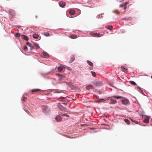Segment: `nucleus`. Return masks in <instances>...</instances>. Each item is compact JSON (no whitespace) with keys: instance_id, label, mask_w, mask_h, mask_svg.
<instances>
[{"instance_id":"obj_44","label":"nucleus","mask_w":152,"mask_h":152,"mask_svg":"<svg viewBox=\"0 0 152 152\" xmlns=\"http://www.w3.org/2000/svg\"><path fill=\"white\" fill-rule=\"evenodd\" d=\"M126 9V7H125V8H124V10H125V9Z\"/></svg>"},{"instance_id":"obj_21","label":"nucleus","mask_w":152,"mask_h":152,"mask_svg":"<svg viewBox=\"0 0 152 152\" xmlns=\"http://www.w3.org/2000/svg\"><path fill=\"white\" fill-rule=\"evenodd\" d=\"M124 121L126 123L128 124H130V123L129 121L127 119H124Z\"/></svg>"},{"instance_id":"obj_37","label":"nucleus","mask_w":152,"mask_h":152,"mask_svg":"<svg viewBox=\"0 0 152 152\" xmlns=\"http://www.w3.org/2000/svg\"><path fill=\"white\" fill-rule=\"evenodd\" d=\"M35 46H36L37 47H39V45H38L37 44H35L34 45Z\"/></svg>"},{"instance_id":"obj_18","label":"nucleus","mask_w":152,"mask_h":152,"mask_svg":"<svg viewBox=\"0 0 152 152\" xmlns=\"http://www.w3.org/2000/svg\"><path fill=\"white\" fill-rule=\"evenodd\" d=\"M87 63L90 66H93V63L92 62H91L90 61H87Z\"/></svg>"},{"instance_id":"obj_29","label":"nucleus","mask_w":152,"mask_h":152,"mask_svg":"<svg viewBox=\"0 0 152 152\" xmlns=\"http://www.w3.org/2000/svg\"><path fill=\"white\" fill-rule=\"evenodd\" d=\"M107 28L108 29L111 30L113 28V26H108L107 27Z\"/></svg>"},{"instance_id":"obj_10","label":"nucleus","mask_w":152,"mask_h":152,"mask_svg":"<svg viewBox=\"0 0 152 152\" xmlns=\"http://www.w3.org/2000/svg\"><path fill=\"white\" fill-rule=\"evenodd\" d=\"M69 37L72 39H75L77 38V36L75 34H70L69 35Z\"/></svg>"},{"instance_id":"obj_32","label":"nucleus","mask_w":152,"mask_h":152,"mask_svg":"<svg viewBox=\"0 0 152 152\" xmlns=\"http://www.w3.org/2000/svg\"><path fill=\"white\" fill-rule=\"evenodd\" d=\"M23 49H24V50L25 51H27V50H28V48H27V47L26 46H25L24 48H23Z\"/></svg>"},{"instance_id":"obj_1","label":"nucleus","mask_w":152,"mask_h":152,"mask_svg":"<svg viewBox=\"0 0 152 152\" xmlns=\"http://www.w3.org/2000/svg\"><path fill=\"white\" fill-rule=\"evenodd\" d=\"M42 110L43 112L45 113H48L49 111V108L47 106H43L42 107Z\"/></svg>"},{"instance_id":"obj_9","label":"nucleus","mask_w":152,"mask_h":152,"mask_svg":"<svg viewBox=\"0 0 152 152\" xmlns=\"http://www.w3.org/2000/svg\"><path fill=\"white\" fill-rule=\"evenodd\" d=\"M116 102L117 101L116 100L113 99H111L110 100L109 103L110 104H114L116 103Z\"/></svg>"},{"instance_id":"obj_20","label":"nucleus","mask_w":152,"mask_h":152,"mask_svg":"<svg viewBox=\"0 0 152 152\" xmlns=\"http://www.w3.org/2000/svg\"><path fill=\"white\" fill-rule=\"evenodd\" d=\"M23 38L26 41H28V37L24 35H23Z\"/></svg>"},{"instance_id":"obj_22","label":"nucleus","mask_w":152,"mask_h":152,"mask_svg":"<svg viewBox=\"0 0 152 152\" xmlns=\"http://www.w3.org/2000/svg\"><path fill=\"white\" fill-rule=\"evenodd\" d=\"M75 57L74 56H72V57L71 60L69 62L70 63H71L75 60Z\"/></svg>"},{"instance_id":"obj_36","label":"nucleus","mask_w":152,"mask_h":152,"mask_svg":"<svg viewBox=\"0 0 152 152\" xmlns=\"http://www.w3.org/2000/svg\"><path fill=\"white\" fill-rule=\"evenodd\" d=\"M26 98L25 97H24L23 98V101H25L26 100Z\"/></svg>"},{"instance_id":"obj_41","label":"nucleus","mask_w":152,"mask_h":152,"mask_svg":"<svg viewBox=\"0 0 152 152\" xmlns=\"http://www.w3.org/2000/svg\"><path fill=\"white\" fill-rule=\"evenodd\" d=\"M123 1V0H120V2H122V1Z\"/></svg>"},{"instance_id":"obj_28","label":"nucleus","mask_w":152,"mask_h":152,"mask_svg":"<svg viewBox=\"0 0 152 152\" xmlns=\"http://www.w3.org/2000/svg\"><path fill=\"white\" fill-rule=\"evenodd\" d=\"M131 19V18L130 17H129V18H122V20H130Z\"/></svg>"},{"instance_id":"obj_23","label":"nucleus","mask_w":152,"mask_h":152,"mask_svg":"<svg viewBox=\"0 0 152 152\" xmlns=\"http://www.w3.org/2000/svg\"><path fill=\"white\" fill-rule=\"evenodd\" d=\"M129 83L131 84H132L133 85H137V84L134 81H130Z\"/></svg>"},{"instance_id":"obj_12","label":"nucleus","mask_w":152,"mask_h":152,"mask_svg":"<svg viewBox=\"0 0 152 152\" xmlns=\"http://www.w3.org/2000/svg\"><path fill=\"white\" fill-rule=\"evenodd\" d=\"M43 54L45 58H48V57H49L48 54L47 53L44 52H43Z\"/></svg>"},{"instance_id":"obj_19","label":"nucleus","mask_w":152,"mask_h":152,"mask_svg":"<svg viewBox=\"0 0 152 152\" xmlns=\"http://www.w3.org/2000/svg\"><path fill=\"white\" fill-rule=\"evenodd\" d=\"M143 121L145 123H148L149 122V119L148 118H145L143 120Z\"/></svg>"},{"instance_id":"obj_30","label":"nucleus","mask_w":152,"mask_h":152,"mask_svg":"<svg viewBox=\"0 0 152 152\" xmlns=\"http://www.w3.org/2000/svg\"><path fill=\"white\" fill-rule=\"evenodd\" d=\"M27 45L28 46H29L31 48V47H32V45L31 44V43H30L29 42H28L27 43Z\"/></svg>"},{"instance_id":"obj_39","label":"nucleus","mask_w":152,"mask_h":152,"mask_svg":"<svg viewBox=\"0 0 152 152\" xmlns=\"http://www.w3.org/2000/svg\"><path fill=\"white\" fill-rule=\"evenodd\" d=\"M63 114L62 113H60V115H62L63 116V114Z\"/></svg>"},{"instance_id":"obj_11","label":"nucleus","mask_w":152,"mask_h":152,"mask_svg":"<svg viewBox=\"0 0 152 152\" xmlns=\"http://www.w3.org/2000/svg\"><path fill=\"white\" fill-rule=\"evenodd\" d=\"M62 118L60 116H57L56 117V119L57 121H60L61 120Z\"/></svg>"},{"instance_id":"obj_14","label":"nucleus","mask_w":152,"mask_h":152,"mask_svg":"<svg viewBox=\"0 0 152 152\" xmlns=\"http://www.w3.org/2000/svg\"><path fill=\"white\" fill-rule=\"evenodd\" d=\"M43 34L46 37H48L51 35L48 32H44L43 33Z\"/></svg>"},{"instance_id":"obj_31","label":"nucleus","mask_w":152,"mask_h":152,"mask_svg":"<svg viewBox=\"0 0 152 152\" xmlns=\"http://www.w3.org/2000/svg\"><path fill=\"white\" fill-rule=\"evenodd\" d=\"M91 73H92V75L94 76V77H95L96 76V74L95 73V72H91Z\"/></svg>"},{"instance_id":"obj_38","label":"nucleus","mask_w":152,"mask_h":152,"mask_svg":"<svg viewBox=\"0 0 152 152\" xmlns=\"http://www.w3.org/2000/svg\"><path fill=\"white\" fill-rule=\"evenodd\" d=\"M140 92H141V93H142V92H143V91H142V90L140 89Z\"/></svg>"},{"instance_id":"obj_26","label":"nucleus","mask_w":152,"mask_h":152,"mask_svg":"<svg viewBox=\"0 0 152 152\" xmlns=\"http://www.w3.org/2000/svg\"><path fill=\"white\" fill-rule=\"evenodd\" d=\"M58 70L60 72L61 71L63 70V68L61 66L58 67Z\"/></svg>"},{"instance_id":"obj_25","label":"nucleus","mask_w":152,"mask_h":152,"mask_svg":"<svg viewBox=\"0 0 152 152\" xmlns=\"http://www.w3.org/2000/svg\"><path fill=\"white\" fill-rule=\"evenodd\" d=\"M113 97H114V98H115L117 99H120L122 97V96H113Z\"/></svg>"},{"instance_id":"obj_5","label":"nucleus","mask_w":152,"mask_h":152,"mask_svg":"<svg viewBox=\"0 0 152 152\" xmlns=\"http://www.w3.org/2000/svg\"><path fill=\"white\" fill-rule=\"evenodd\" d=\"M121 70L122 71L126 73L128 72V70L126 67H125L124 66H122L121 67Z\"/></svg>"},{"instance_id":"obj_40","label":"nucleus","mask_w":152,"mask_h":152,"mask_svg":"<svg viewBox=\"0 0 152 152\" xmlns=\"http://www.w3.org/2000/svg\"><path fill=\"white\" fill-rule=\"evenodd\" d=\"M61 66L63 67L64 68H65V67H64V65H61Z\"/></svg>"},{"instance_id":"obj_16","label":"nucleus","mask_w":152,"mask_h":152,"mask_svg":"<svg viewBox=\"0 0 152 152\" xmlns=\"http://www.w3.org/2000/svg\"><path fill=\"white\" fill-rule=\"evenodd\" d=\"M92 86L89 85L86 86V89L88 90H89L90 89L92 88Z\"/></svg>"},{"instance_id":"obj_42","label":"nucleus","mask_w":152,"mask_h":152,"mask_svg":"<svg viewBox=\"0 0 152 152\" xmlns=\"http://www.w3.org/2000/svg\"><path fill=\"white\" fill-rule=\"evenodd\" d=\"M93 69V68H90V69Z\"/></svg>"},{"instance_id":"obj_34","label":"nucleus","mask_w":152,"mask_h":152,"mask_svg":"<svg viewBox=\"0 0 152 152\" xmlns=\"http://www.w3.org/2000/svg\"><path fill=\"white\" fill-rule=\"evenodd\" d=\"M63 114V116H66V117H69V115H68L67 114Z\"/></svg>"},{"instance_id":"obj_27","label":"nucleus","mask_w":152,"mask_h":152,"mask_svg":"<svg viewBox=\"0 0 152 152\" xmlns=\"http://www.w3.org/2000/svg\"><path fill=\"white\" fill-rule=\"evenodd\" d=\"M127 3H126V4H121L120 5V7H122L125 6L126 5H127Z\"/></svg>"},{"instance_id":"obj_35","label":"nucleus","mask_w":152,"mask_h":152,"mask_svg":"<svg viewBox=\"0 0 152 152\" xmlns=\"http://www.w3.org/2000/svg\"><path fill=\"white\" fill-rule=\"evenodd\" d=\"M20 36V34L19 33H16L15 34L16 37H19Z\"/></svg>"},{"instance_id":"obj_45","label":"nucleus","mask_w":152,"mask_h":152,"mask_svg":"<svg viewBox=\"0 0 152 152\" xmlns=\"http://www.w3.org/2000/svg\"><path fill=\"white\" fill-rule=\"evenodd\" d=\"M30 50H32V49L31 48L30 49Z\"/></svg>"},{"instance_id":"obj_7","label":"nucleus","mask_w":152,"mask_h":152,"mask_svg":"<svg viewBox=\"0 0 152 152\" xmlns=\"http://www.w3.org/2000/svg\"><path fill=\"white\" fill-rule=\"evenodd\" d=\"M93 35H94V36L95 37H101L103 36V34H100L99 33H93L92 34Z\"/></svg>"},{"instance_id":"obj_2","label":"nucleus","mask_w":152,"mask_h":152,"mask_svg":"<svg viewBox=\"0 0 152 152\" xmlns=\"http://www.w3.org/2000/svg\"><path fill=\"white\" fill-rule=\"evenodd\" d=\"M58 107L62 111H64L67 112L69 111L68 109L62 106L60 103L58 104Z\"/></svg>"},{"instance_id":"obj_13","label":"nucleus","mask_w":152,"mask_h":152,"mask_svg":"<svg viewBox=\"0 0 152 152\" xmlns=\"http://www.w3.org/2000/svg\"><path fill=\"white\" fill-rule=\"evenodd\" d=\"M33 37L34 38L37 39H38V37H39V36L37 34H33Z\"/></svg>"},{"instance_id":"obj_24","label":"nucleus","mask_w":152,"mask_h":152,"mask_svg":"<svg viewBox=\"0 0 152 152\" xmlns=\"http://www.w3.org/2000/svg\"><path fill=\"white\" fill-rule=\"evenodd\" d=\"M113 12L117 14H119L120 13V12L117 10H114Z\"/></svg>"},{"instance_id":"obj_8","label":"nucleus","mask_w":152,"mask_h":152,"mask_svg":"<svg viewBox=\"0 0 152 152\" xmlns=\"http://www.w3.org/2000/svg\"><path fill=\"white\" fill-rule=\"evenodd\" d=\"M59 6L61 7H64L65 5L66 4L64 2L61 1L59 3Z\"/></svg>"},{"instance_id":"obj_4","label":"nucleus","mask_w":152,"mask_h":152,"mask_svg":"<svg viewBox=\"0 0 152 152\" xmlns=\"http://www.w3.org/2000/svg\"><path fill=\"white\" fill-rule=\"evenodd\" d=\"M9 14L10 15V17L11 18H13L15 15V11L12 10H10L9 11Z\"/></svg>"},{"instance_id":"obj_33","label":"nucleus","mask_w":152,"mask_h":152,"mask_svg":"<svg viewBox=\"0 0 152 152\" xmlns=\"http://www.w3.org/2000/svg\"><path fill=\"white\" fill-rule=\"evenodd\" d=\"M132 121L133 122H134V123H136V124H138V122L137 121H135V120H132Z\"/></svg>"},{"instance_id":"obj_6","label":"nucleus","mask_w":152,"mask_h":152,"mask_svg":"<svg viewBox=\"0 0 152 152\" xmlns=\"http://www.w3.org/2000/svg\"><path fill=\"white\" fill-rule=\"evenodd\" d=\"M122 103L125 105H127L129 104V101L127 99H125L122 101Z\"/></svg>"},{"instance_id":"obj_17","label":"nucleus","mask_w":152,"mask_h":152,"mask_svg":"<svg viewBox=\"0 0 152 152\" xmlns=\"http://www.w3.org/2000/svg\"><path fill=\"white\" fill-rule=\"evenodd\" d=\"M75 13V11L74 10H71L70 11L69 13L71 15H74Z\"/></svg>"},{"instance_id":"obj_3","label":"nucleus","mask_w":152,"mask_h":152,"mask_svg":"<svg viewBox=\"0 0 152 152\" xmlns=\"http://www.w3.org/2000/svg\"><path fill=\"white\" fill-rule=\"evenodd\" d=\"M93 84L96 87H99L103 85V83L101 81H96L94 82Z\"/></svg>"},{"instance_id":"obj_46","label":"nucleus","mask_w":152,"mask_h":152,"mask_svg":"<svg viewBox=\"0 0 152 152\" xmlns=\"http://www.w3.org/2000/svg\"><path fill=\"white\" fill-rule=\"evenodd\" d=\"M151 78L152 79V76H151Z\"/></svg>"},{"instance_id":"obj_43","label":"nucleus","mask_w":152,"mask_h":152,"mask_svg":"<svg viewBox=\"0 0 152 152\" xmlns=\"http://www.w3.org/2000/svg\"><path fill=\"white\" fill-rule=\"evenodd\" d=\"M71 84V83L70 82V83H69V85Z\"/></svg>"},{"instance_id":"obj_15","label":"nucleus","mask_w":152,"mask_h":152,"mask_svg":"<svg viewBox=\"0 0 152 152\" xmlns=\"http://www.w3.org/2000/svg\"><path fill=\"white\" fill-rule=\"evenodd\" d=\"M41 91V90L39 89H34L31 90L32 92H37L38 91Z\"/></svg>"}]
</instances>
